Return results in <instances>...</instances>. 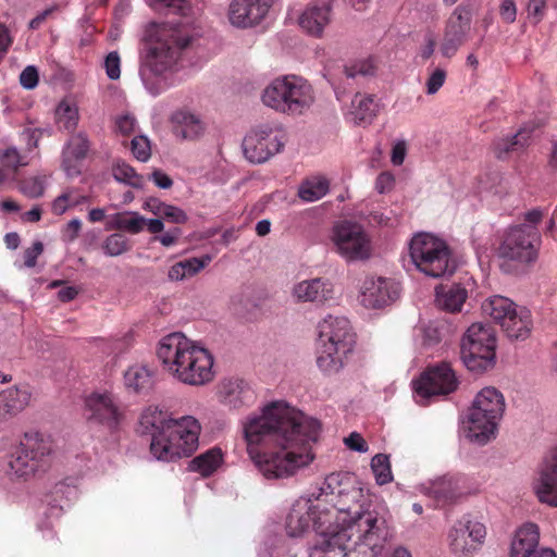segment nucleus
I'll use <instances>...</instances> for the list:
<instances>
[{"instance_id": "39448f33", "label": "nucleus", "mask_w": 557, "mask_h": 557, "mask_svg": "<svg viewBox=\"0 0 557 557\" xmlns=\"http://www.w3.org/2000/svg\"><path fill=\"white\" fill-rule=\"evenodd\" d=\"M140 431L150 436V454L160 461L189 457L199 446L201 424L194 416L174 418L164 408L149 405L138 418Z\"/></svg>"}, {"instance_id": "8fccbe9b", "label": "nucleus", "mask_w": 557, "mask_h": 557, "mask_svg": "<svg viewBox=\"0 0 557 557\" xmlns=\"http://www.w3.org/2000/svg\"><path fill=\"white\" fill-rule=\"evenodd\" d=\"M132 152L137 160L148 161L151 156L149 139L146 136H135L132 139Z\"/></svg>"}, {"instance_id": "de8ad7c7", "label": "nucleus", "mask_w": 557, "mask_h": 557, "mask_svg": "<svg viewBox=\"0 0 557 557\" xmlns=\"http://www.w3.org/2000/svg\"><path fill=\"white\" fill-rule=\"evenodd\" d=\"M447 72L443 67H435L430 71L425 81L426 95H435L445 84Z\"/></svg>"}, {"instance_id": "680f3d73", "label": "nucleus", "mask_w": 557, "mask_h": 557, "mask_svg": "<svg viewBox=\"0 0 557 557\" xmlns=\"http://www.w3.org/2000/svg\"><path fill=\"white\" fill-rule=\"evenodd\" d=\"M395 184V178L392 173L383 172L381 173L375 182V189L380 194L388 193L393 189Z\"/></svg>"}, {"instance_id": "ea45409f", "label": "nucleus", "mask_w": 557, "mask_h": 557, "mask_svg": "<svg viewBox=\"0 0 557 557\" xmlns=\"http://www.w3.org/2000/svg\"><path fill=\"white\" fill-rule=\"evenodd\" d=\"M484 313L500 325L517 310L516 305L503 296H493L482 305Z\"/></svg>"}, {"instance_id": "423d86ee", "label": "nucleus", "mask_w": 557, "mask_h": 557, "mask_svg": "<svg viewBox=\"0 0 557 557\" xmlns=\"http://www.w3.org/2000/svg\"><path fill=\"white\" fill-rule=\"evenodd\" d=\"M156 352L164 372L182 384L202 386L214 377L213 356L182 332L161 337Z\"/></svg>"}, {"instance_id": "9b49d317", "label": "nucleus", "mask_w": 557, "mask_h": 557, "mask_svg": "<svg viewBox=\"0 0 557 557\" xmlns=\"http://www.w3.org/2000/svg\"><path fill=\"white\" fill-rule=\"evenodd\" d=\"M541 245L542 238L537 227L525 224L508 227L497 250L498 258L503 260L500 268L510 273L516 268L534 265L540 256Z\"/></svg>"}, {"instance_id": "052dcab7", "label": "nucleus", "mask_w": 557, "mask_h": 557, "mask_svg": "<svg viewBox=\"0 0 557 557\" xmlns=\"http://www.w3.org/2000/svg\"><path fill=\"white\" fill-rule=\"evenodd\" d=\"M499 14L506 23H513L517 17V7L513 0H502Z\"/></svg>"}, {"instance_id": "0e129e2a", "label": "nucleus", "mask_w": 557, "mask_h": 557, "mask_svg": "<svg viewBox=\"0 0 557 557\" xmlns=\"http://www.w3.org/2000/svg\"><path fill=\"white\" fill-rule=\"evenodd\" d=\"M407 153V146L404 140L394 144L392 149L391 161L394 165H401Z\"/></svg>"}, {"instance_id": "7ed1b4c3", "label": "nucleus", "mask_w": 557, "mask_h": 557, "mask_svg": "<svg viewBox=\"0 0 557 557\" xmlns=\"http://www.w3.org/2000/svg\"><path fill=\"white\" fill-rule=\"evenodd\" d=\"M318 520L321 544L310 550L309 557H377L384 549L389 530L383 517L368 507H356L346 522L336 525Z\"/></svg>"}, {"instance_id": "f704fd0d", "label": "nucleus", "mask_w": 557, "mask_h": 557, "mask_svg": "<svg viewBox=\"0 0 557 557\" xmlns=\"http://www.w3.org/2000/svg\"><path fill=\"white\" fill-rule=\"evenodd\" d=\"M222 463L223 453L221 448L213 447L193 458L187 465V470L207 478L213 474Z\"/></svg>"}, {"instance_id": "c9c22d12", "label": "nucleus", "mask_w": 557, "mask_h": 557, "mask_svg": "<svg viewBox=\"0 0 557 557\" xmlns=\"http://www.w3.org/2000/svg\"><path fill=\"white\" fill-rule=\"evenodd\" d=\"M330 190V181L324 175H312L301 182L298 197L306 202H314L323 198Z\"/></svg>"}, {"instance_id": "6e6552de", "label": "nucleus", "mask_w": 557, "mask_h": 557, "mask_svg": "<svg viewBox=\"0 0 557 557\" xmlns=\"http://www.w3.org/2000/svg\"><path fill=\"white\" fill-rule=\"evenodd\" d=\"M261 101L277 113L300 116L314 104L315 94L307 79L288 74L272 79L262 90Z\"/></svg>"}, {"instance_id": "338daca9", "label": "nucleus", "mask_w": 557, "mask_h": 557, "mask_svg": "<svg viewBox=\"0 0 557 557\" xmlns=\"http://www.w3.org/2000/svg\"><path fill=\"white\" fill-rule=\"evenodd\" d=\"M435 46L436 39L434 35L432 33L426 34L424 37V44L420 49V57L423 60H429L435 51Z\"/></svg>"}, {"instance_id": "dca6fc26", "label": "nucleus", "mask_w": 557, "mask_h": 557, "mask_svg": "<svg viewBox=\"0 0 557 557\" xmlns=\"http://www.w3.org/2000/svg\"><path fill=\"white\" fill-rule=\"evenodd\" d=\"M85 407L88 421L109 431L116 430L124 420V413L115 397L109 392L91 393L85 399Z\"/></svg>"}, {"instance_id": "49530a36", "label": "nucleus", "mask_w": 557, "mask_h": 557, "mask_svg": "<svg viewBox=\"0 0 557 557\" xmlns=\"http://www.w3.org/2000/svg\"><path fill=\"white\" fill-rule=\"evenodd\" d=\"M0 162L8 172L15 174L21 166H25L27 161L20 151L13 147H7L0 151Z\"/></svg>"}, {"instance_id": "4be33fe9", "label": "nucleus", "mask_w": 557, "mask_h": 557, "mask_svg": "<svg viewBox=\"0 0 557 557\" xmlns=\"http://www.w3.org/2000/svg\"><path fill=\"white\" fill-rule=\"evenodd\" d=\"M173 135L180 140L195 141L200 139L207 129L201 116L189 110H177L170 116Z\"/></svg>"}, {"instance_id": "603ef678", "label": "nucleus", "mask_w": 557, "mask_h": 557, "mask_svg": "<svg viewBox=\"0 0 557 557\" xmlns=\"http://www.w3.org/2000/svg\"><path fill=\"white\" fill-rule=\"evenodd\" d=\"M78 203L79 201L75 199L72 194L64 193L53 200L51 210L54 214L61 215L65 213L69 208L77 206Z\"/></svg>"}, {"instance_id": "e2e57ef3", "label": "nucleus", "mask_w": 557, "mask_h": 557, "mask_svg": "<svg viewBox=\"0 0 557 557\" xmlns=\"http://www.w3.org/2000/svg\"><path fill=\"white\" fill-rule=\"evenodd\" d=\"M136 120L129 114L120 116L116 120V129L123 135H129L135 131Z\"/></svg>"}, {"instance_id": "09e8293b", "label": "nucleus", "mask_w": 557, "mask_h": 557, "mask_svg": "<svg viewBox=\"0 0 557 557\" xmlns=\"http://www.w3.org/2000/svg\"><path fill=\"white\" fill-rule=\"evenodd\" d=\"M45 184V176H33L21 184L20 190L29 198H38L44 195Z\"/></svg>"}, {"instance_id": "b1692460", "label": "nucleus", "mask_w": 557, "mask_h": 557, "mask_svg": "<svg viewBox=\"0 0 557 557\" xmlns=\"http://www.w3.org/2000/svg\"><path fill=\"white\" fill-rule=\"evenodd\" d=\"M90 148L88 136L84 132L73 135L62 151V168L67 176L81 173V162L87 157Z\"/></svg>"}, {"instance_id": "7c9ffc66", "label": "nucleus", "mask_w": 557, "mask_h": 557, "mask_svg": "<svg viewBox=\"0 0 557 557\" xmlns=\"http://www.w3.org/2000/svg\"><path fill=\"white\" fill-rule=\"evenodd\" d=\"M532 129L522 127L511 136H502L492 144L493 153L497 159H506L511 152L524 149L531 144Z\"/></svg>"}, {"instance_id": "2eb2a0df", "label": "nucleus", "mask_w": 557, "mask_h": 557, "mask_svg": "<svg viewBox=\"0 0 557 557\" xmlns=\"http://www.w3.org/2000/svg\"><path fill=\"white\" fill-rule=\"evenodd\" d=\"M400 295V287L392 278L367 276L359 286L358 302L368 310H380L392 305Z\"/></svg>"}, {"instance_id": "a211bd4d", "label": "nucleus", "mask_w": 557, "mask_h": 557, "mask_svg": "<svg viewBox=\"0 0 557 557\" xmlns=\"http://www.w3.org/2000/svg\"><path fill=\"white\" fill-rule=\"evenodd\" d=\"M485 536L486 529L483 523L469 517H462L449 530V546L455 554H472L481 547Z\"/></svg>"}, {"instance_id": "20e7f679", "label": "nucleus", "mask_w": 557, "mask_h": 557, "mask_svg": "<svg viewBox=\"0 0 557 557\" xmlns=\"http://www.w3.org/2000/svg\"><path fill=\"white\" fill-rule=\"evenodd\" d=\"M145 37L149 46L139 75L146 90L156 97L175 84L181 52L193 36L186 25L153 22L146 26Z\"/></svg>"}, {"instance_id": "9d476101", "label": "nucleus", "mask_w": 557, "mask_h": 557, "mask_svg": "<svg viewBox=\"0 0 557 557\" xmlns=\"http://www.w3.org/2000/svg\"><path fill=\"white\" fill-rule=\"evenodd\" d=\"M409 258L414 268L425 276L440 278L456 271L451 250L443 238L418 232L408 243Z\"/></svg>"}, {"instance_id": "a19ab883", "label": "nucleus", "mask_w": 557, "mask_h": 557, "mask_svg": "<svg viewBox=\"0 0 557 557\" xmlns=\"http://www.w3.org/2000/svg\"><path fill=\"white\" fill-rule=\"evenodd\" d=\"M9 468L10 475L23 480H28L36 476L38 473L46 471L35 461H32L29 457H24V454L20 450H17L16 456L10 460Z\"/></svg>"}, {"instance_id": "3c124183", "label": "nucleus", "mask_w": 557, "mask_h": 557, "mask_svg": "<svg viewBox=\"0 0 557 557\" xmlns=\"http://www.w3.org/2000/svg\"><path fill=\"white\" fill-rule=\"evenodd\" d=\"M343 73L347 78H356L357 76H368L374 73V66L371 62L362 60L346 65Z\"/></svg>"}, {"instance_id": "864d4df0", "label": "nucleus", "mask_w": 557, "mask_h": 557, "mask_svg": "<svg viewBox=\"0 0 557 557\" xmlns=\"http://www.w3.org/2000/svg\"><path fill=\"white\" fill-rule=\"evenodd\" d=\"M104 69L108 77L119 79L121 75V59L116 51L110 52L104 60Z\"/></svg>"}, {"instance_id": "cd10ccee", "label": "nucleus", "mask_w": 557, "mask_h": 557, "mask_svg": "<svg viewBox=\"0 0 557 557\" xmlns=\"http://www.w3.org/2000/svg\"><path fill=\"white\" fill-rule=\"evenodd\" d=\"M540 530L534 523L519 528L512 539L509 557H532L540 552Z\"/></svg>"}, {"instance_id": "5701e85b", "label": "nucleus", "mask_w": 557, "mask_h": 557, "mask_svg": "<svg viewBox=\"0 0 557 557\" xmlns=\"http://www.w3.org/2000/svg\"><path fill=\"white\" fill-rule=\"evenodd\" d=\"M18 450L46 471L49 468L53 447L51 441L44 434L37 431L26 432L20 442Z\"/></svg>"}, {"instance_id": "c03bdc74", "label": "nucleus", "mask_w": 557, "mask_h": 557, "mask_svg": "<svg viewBox=\"0 0 557 557\" xmlns=\"http://www.w3.org/2000/svg\"><path fill=\"white\" fill-rule=\"evenodd\" d=\"M101 249L108 257H119L129 251L131 243L125 235L121 233H113L102 240Z\"/></svg>"}, {"instance_id": "79ce46f5", "label": "nucleus", "mask_w": 557, "mask_h": 557, "mask_svg": "<svg viewBox=\"0 0 557 557\" xmlns=\"http://www.w3.org/2000/svg\"><path fill=\"white\" fill-rule=\"evenodd\" d=\"M55 121L60 127L66 131L75 129L79 121L76 102L70 99L60 101L55 108Z\"/></svg>"}, {"instance_id": "4d7b16f0", "label": "nucleus", "mask_w": 557, "mask_h": 557, "mask_svg": "<svg viewBox=\"0 0 557 557\" xmlns=\"http://www.w3.org/2000/svg\"><path fill=\"white\" fill-rule=\"evenodd\" d=\"M527 9L529 18H531L534 24H537L545 15L546 0H529Z\"/></svg>"}, {"instance_id": "774afa93", "label": "nucleus", "mask_w": 557, "mask_h": 557, "mask_svg": "<svg viewBox=\"0 0 557 557\" xmlns=\"http://www.w3.org/2000/svg\"><path fill=\"white\" fill-rule=\"evenodd\" d=\"M165 205V202L161 201L158 198L149 197L144 201L143 209L151 212L154 215L161 216Z\"/></svg>"}, {"instance_id": "393cba45", "label": "nucleus", "mask_w": 557, "mask_h": 557, "mask_svg": "<svg viewBox=\"0 0 557 557\" xmlns=\"http://www.w3.org/2000/svg\"><path fill=\"white\" fill-rule=\"evenodd\" d=\"M227 18L232 26L247 29L259 25L265 17L253 0H232L227 8Z\"/></svg>"}, {"instance_id": "4c0bfd02", "label": "nucleus", "mask_w": 557, "mask_h": 557, "mask_svg": "<svg viewBox=\"0 0 557 557\" xmlns=\"http://www.w3.org/2000/svg\"><path fill=\"white\" fill-rule=\"evenodd\" d=\"M508 337L513 339H524L531 331L530 312L525 309L516 310L508 320L500 325Z\"/></svg>"}, {"instance_id": "412c9836", "label": "nucleus", "mask_w": 557, "mask_h": 557, "mask_svg": "<svg viewBox=\"0 0 557 557\" xmlns=\"http://www.w3.org/2000/svg\"><path fill=\"white\" fill-rule=\"evenodd\" d=\"M33 388L20 383L0 392V421L15 417L32 405Z\"/></svg>"}, {"instance_id": "6e6d98bb", "label": "nucleus", "mask_w": 557, "mask_h": 557, "mask_svg": "<svg viewBox=\"0 0 557 557\" xmlns=\"http://www.w3.org/2000/svg\"><path fill=\"white\" fill-rule=\"evenodd\" d=\"M161 216L176 224H183L188 220V216L183 209L169 203L165 205Z\"/></svg>"}, {"instance_id": "4468645a", "label": "nucleus", "mask_w": 557, "mask_h": 557, "mask_svg": "<svg viewBox=\"0 0 557 557\" xmlns=\"http://www.w3.org/2000/svg\"><path fill=\"white\" fill-rule=\"evenodd\" d=\"M287 136L281 123L271 121L253 126L243 139L245 158L253 164H261L280 153Z\"/></svg>"}, {"instance_id": "2f4dec72", "label": "nucleus", "mask_w": 557, "mask_h": 557, "mask_svg": "<svg viewBox=\"0 0 557 557\" xmlns=\"http://www.w3.org/2000/svg\"><path fill=\"white\" fill-rule=\"evenodd\" d=\"M468 298L467 289L460 284L440 286L435 289V304L447 312H460Z\"/></svg>"}, {"instance_id": "72a5a7b5", "label": "nucleus", "mask_w": 557, "mask_h": 557, "mask_svg": "<svg viewBox=\"0 0 557 557\" xmlns=\"http://www.w3.org/2000/svg\"><path fill=\"white\" fill-rule=\"evenodd\" d=\"M377 112V104L370 95L357 94L351 100L347 119L355 125L370 124Z\"/></svg>"}, {"instance_id": "a18cd8bd", "label": "nucleus", "mask_w": 557, "mask_h": 557, "mask_svg": "<svg viewBox=\"0 0 557 557\" xmlns=\"http://www.w3.org/2000/svg\"><path fill=\"white\" fill-rule=\"evenodd\" d=\"M371 469L379 485H384L393 481L391 462L387 455H375L371 460Z\"/></svg>"}, {"instance_id": "13d9d810", "label": "nucleus", "mask_w": 557, "mask_h": 557, "mask_svg": "<svg viewBox=\"0 0 557 557\" xmlns=\"http://www.w3.org/2000/svg\"><path fill=\"white\" fill-rule=\"evenodd\" d=\"M44 245L41 242H34L32 247L24 251V264L26 268H34L36 265L37 258L42 253Z\"/></svg>"}, {"instance_id": "ddd939ff", "label": "nucleus", "mask_w": 557, "mask_h": 557, "mask_svg": "<svg viewBox=\"0 0 557 557\" xmlns=\"http://www.w3.org/2000/svg\"><path fill=\"white\" fill-rule=\"evenodd\" d=\"M496 336L492 326L471 324L461 338V359L473 372H483L495 364Z\"/></svg>"}, {"instance_id": "c756f323", "label": "nucleus", "mask_w": 557, "mask_h": 557, "mask_svg": "<svg viewBox=\"0 0 557 557\" xmlns=\"http://www.w3.org/2000/svg\"><path fill=\"white\" fill-rule=\"evenodd\" d=\"M221 397L230 407L239 408L255 401V392L248 383L240 379L224 381L220 389Z\"/></svg>"}, {"instance_id": "473e14b6", "label": "nucleus", "mask_w": 557, "mask_h": 557, "mask_svg": "<svg viewBox=\"0 0 557 557\" xmlns=\"http://www.w3.org/2000/svg\"><path fill=\"white\" fill-rule=\"evenodd\" d=\"M124 384L135 394L148 393L154 385V374L145 364H133L124 373Z\"/></svg>"}, {"instance_id": "e433bc0d", "label": "nucleus", "mask_w": 557, "mask_h": 557, "mask_svg": "<svg viewBox=\"0 0 557 557\" xmlns=\"http://www.w3.org/2000/svg\"><path fill=\"white\" fill-rule=\"evenodd\" d=\"M146 223V218L136 211H124L112 214L107 222V230H120L131 234L140 233Z\"/></svg>"}, {"instance_id": "bf43d9fd", "label": "nucleus", "mask_w": 557, "mask_h": 557, "mask_svg": "<svg viewBox=\"0 0 557 557\" xmlns=\"http://www.w3.org/2000/svg\"><path fill=\"white\" fill-rule=\"evenodd\" d=\"M344 443L349 449L354 451L367 453L369 450L367 442L357 432H352L349 434V436L345 437Z\"/></svg>"}, {"instance_id": "f03ea898", "label": "nucleus", "mask_w": 557, "mask_h": 557, "mask_svg": "<svg viewBox=\"0 0 557 557\" xmlns=\"http://www.w3.org/2000/svg\"><path fill=\"white\" fill-rule=\"evenodd\" d=\"M368 492L349 473H331L314 498H300L292 506L285 522L289 536L302 535L312 525L318 533V520L326 524L346 522L356 507H369Z\"/></svg>"}, {"instance_id": "c85d7f7f", "label": "nucleus", "mask_w": 557, "mask_h": 557, "mask_svg": "<svg viewBox=\"0 0 557 557\" xmlns=\"http://www.w3.org/2000/svg\"><path fill=\"white\" fill-rule=\"evenodd\" d=\"M331 11L327 3L308 5L299 15L298 24L306 33L320 37L331 22Z\"/></svg>"}, {"instance_id": "f8f14e48", "label": "nucleus", "mask_w": 557, "mask_h": 557, "mask_svg": "<svg viewBox=\"0 0 557 557\" xmlns=\"http://www.w3.org/2000/svg\"><path fill=\"white\" fill-rule=\"evenodd\" d=\"M333 251L347 263L367 262L375 256V244L370 232L355 221H339L330 233Z\"/></svg>"}, {"instance_id": "6ab92c4d", "label": "nucleus", "mask_w": 557, "mask_h": 557, "mask_svg": "<svg viewBox=\"0 0 557 557\" xmlns=\"http://www.w3.org/2000/svg\"><path fill=\"white\" fill-rule=\"evenodd\" d=\"M470 29V20L465 9L458 7L454 10L445 24L440 52L444 58L454 57L466 40Z\"/></svg>"}, {"instance_id": "0eeeda50", "label": "nucleus", "mask_w": 557, "mask_h": 557, "mask_svg": "<svg viewBox=\"0 0 557 557\" xmlns=\"http://www.w3.org/2000/svg\"><path fill=\"white\" fill-rule=\"evenodd\" d=\"M317 330V366L325 374H336L355 348L354 327L346 317L329 314L319 321Z\"/></svg>"}, {"instance_id": "58836bf2", "label": "nucleus", "mask_w": 557, "mask_h": 557, "mask_svg": "<svg viewBox=\"0 0 557 557\" xmlns=\"http://www.w3.org/2000/svg\"><path fill=\"white\" fill-rule=\"evenodd\" d=\"M211 257L206 255L201 258H189L173 264L168 272L170 281H183L200 272L207 264L210 263Z\"/></svg>"}, {"instance_id": "69168bd1", "label": "nucleus", "mask_w": 557, "mask_h": 557, "mask_svg": "<svg viewBox=\"0 0 557 557\" xmlns=\"http://www.w3.org/2000/svg\"><path fill=\"white\" fill-rule=\"evenodd\" d=\"M151 181L161 189H169L173 185L172 178L161 170H154L150 175Z\"/></svg>"}, {"instance_id": "5fc2aeb1", "label": "nucleus", "mask_w": 557, "mask_h": 557, "mask_svg": "<svg viewBox=\"0 0 557 557\" xmlns=\"http://www.w3.org/2000/svg\"><path fill=\"white\" fill-rule=\"evenodd\" d=\"M38 82V71L34 65H27L20 74V84L24 89L32 90L36 88Z\"/></svg>"}, {"instance_id": "f3484780", "label": "nucleus", "mask_w": 557, "mask_h": 557, "mask_svg": "<svg viewBox=\"0 0 557 557\" xmlns=\"http://www.w3.org/2000/svg\"><path fill=\"white\" fill-rule=\"evenodd\" d=\"M458 386V380L449 363L443 362L426 370L413 382L414 393L421 399L446 395Z\"/></svg>"}, {"instance_id": "bb28decb", "label": "nucleus", "mask_w": 557, "mask_h": 557, "mask_svg": "<svg viewBox=\"0 0 557 557\" xmlns=\"http://www.w3.org/2000/svg\"><path fill=\"white\" fill-rule=\"evenodd\" d=\"M292 296L298 302H324L333 297V287L322 278L305 280L293 286Z\"/></svg>"}, {"instance_id": "a878e982", "label": "nucleus", "mask_w": 557, "mask_h": 557, "mask_svg": "<svg viewBox=\"0 0 557 557\" xmlns=\"http://www.w3.org/2000/svg\"><path fill=\"white\" fill-rule=\"evenodd\" d=\"M428 492L438 502H451L468 493L467 478L460 474L443 475L431 482Z\"/></svg>"}, {"instance_id": "1a4fd4ad", "label": "nucleus", "mask_w": 557, "mask_h": 557, "mask_svg": "<svg viewBox=\"0 0 557 557\" xmlns=\"http://www.w3.org/2000/svg\"><path fill=\"white\" fill-rule=\"evenodd\" d=\"M505 408V397L499 389L494 386L483 387L469 408L466 421L467 437L478 444H486L495 438Z\"/></svg>"}, {"instance_id": "aec40b11", "label": "nucleus", "mask_w": 557, "mask_h": 557, "mask_svg": "<svg viewBox=\"0 0 557 557\" xmlns=\"http://www.w3.org/2000/svg\"><path fill=\"white\" fill-rule=\"evenodd\" d=\"M533 490L541 503L557 507V447L549 451L540 466Z\"/></svg>"}, {"instance_id": "f257e3e1", "label": "nucleus", "mask_w": 557, "mask_h": 557, "mask_svg": "<svg viewBox=\"0 0 557 557\" xmlns=\"http://www.w3.org/2000/svg\"><path fill=\"white\" fill-rule=\"evenodd\" d=\"M242 428L247 454L268 480L294 476L314 460L311 443L318 441L321 424L286 401L267 404L260 414L248 416Z\"/></svg>"}, {"instance_id": "37998d69", "label": "nucleus", "mask_w": 557, "mask_h": 557, "mask_svg": "<svg viewBox=\"0 0 557 557\" xmlns=\"http://www.w3.org/2000/svg\"><path fill=\"white\" fill-rule=\"evenodd\" d=\"M112 175L121 184L141 189L145 186V178L134 168L123 161H116L112 165Z\"/></svg>"}]
</instances>
